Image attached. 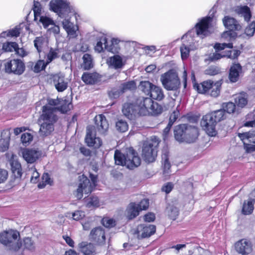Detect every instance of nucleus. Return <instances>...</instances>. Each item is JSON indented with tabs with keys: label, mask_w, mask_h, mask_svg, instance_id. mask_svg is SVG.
<instances>
[{
	"label": "nucleus",
	"mask_w": 255,
	"mask_h": 255,
	"mask_svg": "<svg viewBox=\"0 0 255 255\" xmlns=\"http://www.w3.org/2000/svg\"><path fill=\"white\" fill-rule=\"evenodd\" d=\"M212 18L210 16L203 18L198 22L195 27L196 36L192 37V31H189L182 37V44L180 47L181 56L182 60L187 58L191 50L196 49L198 46L197 39L203 38L209 33L208 28Z\"/></svg>",
	"instance_id": "obj_1"
},
{
	"label": "nucleus",
	"mask_w": 255,
	"mask_h": 255,
	"mask_svg": "<svg viewBox=\"0 0 255 255\" xmlns=\"http://www.w3.org/2000/svg\"><path fill=\"white\" fill-rule=\"evenodd\" d=\"M49 5L50 9L57 13L60 19H63L58 21L61 22L69 38H76L78 35V26L70 21L68 16H65L70 11L69 3L64 0H52Z\"/></svg>",
	"instance_id": "obj_2"
},
{
	"label": "nucleus",
	"mask_w": 255,
	"mask_h": 255,
	"mask_svg": "<svg viewBox=\"0 0 255 255\" xmlns=\"http://www.w3.org/2000/svg\"><path fill=\"white\" fill-rule=\"evenodd\" d=\"M60 101L58 99H50L48 105L42 108V113L40 115L38 123L40 125L39 134L42 136H47L54 130V124L57 120L56 112L57 108L52 107V106L59 105Z\"/></svg>",
	"instance_id": "obj_3"
},
{
	"label": "nucleus",
	"mask_w": 255,
	"mask_h": 255,
	"mask_svg": "<svg viewBox=\"0 0 255 255\" xmlns=\"http://www.w3.org/2000/svg\"><path fill=\"white\" fill-rule=\"evenodd\" d=\"M225 118L226 114L224 110H217L203 116L201 125L209 136H215L217 134L215 128L217 123Z\"/></svg>",
	"instance_id": "obj_4"
},
{
	"label": "nucleus",
	"mask_w": 255,
	"mask_h": 255,
	"mask_svg": "<svg viewBox=\"0 0 255 255\" xmlns=\"http://www.w3.org/2000/svg\"><path fill=\"white\" fill-rule=\"evenodd\" d=\"M114 158L117 165L126 166L128 169H133L138 167L141 163L140 157L132 148H129L127 151L126 155L116 150Z\"/></svg>",
	"instance_id": "obj_5"
},
{
	"label": "nucleus",
	"mask_w": 255,
	"mask_h": 255,
	"mask_svg": "<svg viewBox=\"0 0 255 255\" xmlns=\"http://www.w3.org/2000/svg\"><path fill=\"white\" fill-rule=\"evenodd\" d=\"M0 243L8 250L14 252L18 251L22 245L19 233L11 229L0 233Z\"/></svg>",
	"instance_id": "obj_6"
},
{
	"label": "nucleus",
	"mask_w": 255,
	"mask_h": 255,
	"mask_svg": "<svg viewBox=\"0 0 255 255\" xmlns=\"http://www.w3.org/2000/svg\"><path fill=\"white\" fill-rule=\"evenodd\" d=\"M138 115H157L162 112V108L150 98H142L136 102Z\"/></svg>",
	"instance_id": "obj_7"
},
{
	"label": "nucleus",
	"mask_w": 255,
	"mask_h": 255,
	"mask_svg": "<svg viewBox=\"0 0 255 255\" xmlns=\"http://www.w3.org/2000/svg\"><path fill=\"white\" fill-rule=\"evenodd\" d=\"M174 135L175 139L179 142H192L198 136V130L195 127H188L183 124L175 128Z\"/></svg>",
	"instance_id": "obj_8"
},
{
	"label": "nucleus",
	"mask_w": 255,
	"mask_h": 255,
	"mask_svg": "<svg viewBox=\"0 0 255 255\" xmlns=\"http://www.w3.org/2000/svg\"><path fill=\"white\" fill-rule=\"evenodd\" d=\"M90 178L91 182L84 175L79 176V183L78 188L74 192V195L78 199H81L83 197V194H88L91 193L95 187L97 176L90 174Z\"/></svg>",
	"instance_id": "obj_9"
},
{
	"label": "nucleus",
	"mask_w": 255,
	"mask_h": 255,
	"mask_svg": "<svg viewBox=\"0 0 255 255\" xmlns=\"http://www.w3.org/2000/svg\"><path fill=\"white\" fill-rule=\"evenodd\" d=\"M154 141H147L143 145L142 156L147 162H152L155 160L157 155V147L158 140L154 137Z\"/></svg>",
	"instance_id": "obj_10"
},
{
	"label": "nucleus",
	"mask_w": 255,
	"mask_h": 255,
	"mask_svg": "<svg viewBox=\"0 0 255 255\" xmlns=\"http://www.w3.org/2000/svg\"><path fill=\"white\" fill-rule=\"evenodd\" d=\"M160 80L163 86L167 90H176L180 85L178 75L173 70H169L163 74Z\"/></svg>",
	"instance_id": "obj_11"
},
{
	"label": "nucleus",
	"mask_w": 255,
	"mask_h": 255,
	"mask_svg": "<svg viewBox=\"0 0 255 255\" xmlns=\"http://www.w3.org/2000/svg\"><path fill=\"white\" fill-rule=\"evenodd\" d=\"M239 137L243 141L247 152H252L255 146V130L239 133Z\"/></svg>",
	"instance_id": "obj_12"
},
{
	"label": "nucleus",
	"mask_w": 255,
	"mask_h": 255,
	"mask_svg": "<svg viewBox=\"0 0 255 255\" xmlns=\"http://www.w3.org/2000/svg\"><path fill=\"white\" fill-rule=\"evenodd\" d=\"M223 23L224 25L228 29L229 31L224 32L222 35V38H226L228 37L231 38L232 33L231 31L239 30L241 29V26L239 24L238 22L234 18L229 16H226L223 19Z\"/></svg>",
	"instance_id": "obj_13"
},
{
	"label": "nucleus",
	"mask_w": 255,
	"mask_h": 255,
	"mask_svg": "<svg viewBox=\"0 0 255 255\" xmlns=\"http://www.w3.org/2000/svg\"><path fill=\"white\" fill-rule=\"evenodd\" d=\"M5 72L20 75L24 70L23 63L20 60L13 59L6 62L4 64Z\"/></svg>",
	"instance_id": "obj_14"
},
{
	"label": "nucleus",
	"mask_w": 255,
	"mask_h": 255,
	"mask_svg": "<svg viewBox=\"0 0 255 255\" xmlns=\"http://www.w3.org/2000/svg\"><path fill=\"white\" fill-rule=\"evenodd\" d=\"M85 142L88 146L94 147L96 148L101 146L102 143L101 139L96 136L95 128L94 127L89 126L87 127V134L85 137Z\"/></svg>",
	"instance_id": "obj_15"
},
{
	"label": "nucleus",
	"mask_w": 255,
	"mask_h": 255,
	"mask_svg": "<svg viewBox=\"0 0 255 255\" xmlns=\"http://www.w3.org/2000/svg\"><path fill=\"white\" fill-rule=\"evenodd\" d=\"M155 226L147 224H141L137 226L134 234L137 235L138 239L149 237L155 232Z\"/></svg>",
	"instance_id": "obj_16"
},
{
	"label": "nucleus",
	"mask_w": 255,
	"mask_h": 255,
	"mask_svg": "<svg viewBox=\"0 0 255 255\" xmlns=\"http://www.w3.org/2000/svg\"><path fill=\"white\" fill-rule=\"evenodd\" d=\"M23 159L28 163H33L41 155V151L34 148H24L21 150Z\"/></svg>",
	"instance_id": "obj_17"
},
{
	"label": "nucleus",
	"mask_w": 255,
	"mask_h": 255,
	"mask_svg": "<svg viewBox=\"0 0 255 255\" xmlns=\"http://www.w3.org/2000/svg\"><path fill=\"white\" fill-rule=\"evenodd\" d=\"M236 251L242 255H248L253 251L252 243L246 239H242L235 244Z\"/></svg>",
	"instance_id": "obj_18"
},
{
	"label": "nucleus",
	"mask_w": 255,
	"mask_h": 255,
	"mask_svg": "<svg viewBox=\"0 0 255 255\" xmlns=\"http://www.w3.org/2000/svg\"><path fill=\"white\" fill-rule=\"evenodd\" d=\"M9 163L12 175L18 182L21 179L22 173L21 164L18 161L16 155L11 154L9 159Z\"/></svg>",
	"instance_id": "obj_19"
},
{
	"label": "nucleus",
	"mask_w": 255,
	"mask_h": 255,
	"mask_svg": "<svg viewBox=\"0 0 255 255\" xmlns=\"http://www.w3.org/2000/svg\"><path fill=\"white\" fill-rule=\"evenodd\" d=\"M39 22L42 23L44 28L47 29L50 32L54 34H58L60 32L59 26L56 25L54 21L49 17L47 16H40Z\"/></svg>",
	"instance_id": "obj_20"
},
{
	"label": "nucleus",
	"mask_w": 255,
	"mask_h": 255,
	"mask_svg": "<svg viewBox=\"0 0 255 255\" xmlns=\"http://www.w3.org/2000/svg\"><path fill=\"white\" fill-rule=\"evenodd\" d=\"M216 49V52L210 55L209 58L210 61H215L221 59L222 57H226V54L222 53H219L218 51L222 50L226 48H233V44L231 43H216L214 46Z\"/></svg>",
	"instance_id": "obj_21"
},
{
	"label": "nucleus",
	"mask_w": 255,
	"mask_h": 255,
	"mask_svg": "<svg viewBox=\"0 0 255 255\" xmlns=\"http://www.w3.org/2000/svg\"><path fill=\"white\" fill-rule=\"evenodd\" d=\"M126 60L124 56L119 55H115L109 57L107 60V63L109 67L118 69L122 68L125 65Z\"/></svg>",
	"instance_id": "obj_22"
},
{
	"label": "nucleus",
	"mask_w": 255,
	"mask_h": 255,
	"mask_svg": "<svg viewBox=\"0 0 255 255\" xmlns=\"http://www.w3.org/2000/svg\"><path fill=\"white\" fill-rule=\"evenodd\" d=\"M122 112L129 119H132L138 115L136 103H126L124 105Z\"/></svg>",
	"instance_id": "obj_23"
},
{
	"label": "nucleus",
	"mask_w": 255,
	"mask_h": 255,
	"mask_svg": "<svg viewBox=\"0 0 255 255\" xmlns=\"http://www.w3.org/2000/svg\"><path fill=\"white\" fill-rule=\"evenodd\" d=\"M53 83L58 92L64 91L68 87V82L62 74H56L53 76Z\"/></svg>",
	"instance_id": "obj_24"
},
{
	"label": "nucleus",
	"mask_w": 255,
	"mask_h": 255,
	"mask_svg": "<svg viewBox=\"0 0 255 255\" xmlns=\"http://www.w3.org/2000/svg\"><path fill=\"white\" fill-rule=\"evenodd\" d=\"M90 237L92 240L98 243H103L105 241V232L101 227L93 229L90 233Z\"/></svg>",
	"instance_id": "obj_25"
},
{
	"label": "nucleus",
	"mask_w": 255,
	"mask_h": 255,
	"mask_svg": "<svg viewBox=\"0 0 255 255\" xmlns=\"http://www.w3.org/2000/svg\"><path fill=\"white\" fill-rule=\"evenodd\" d=\"M95 124L98 131L104 133L109 128V124L104 116L99 115L95 117Z\"/></svg>",
	"instance_id": "obj_26"
},
{
	"label": "nucleus",
	"mask_w": 255,
	"mask_h": 255,
	"mask_svg": "<svg viewBox=\"0 0 255 255\" xmlns=\"http://www.w3.org/2000/svg\"><path fill=\"white\" fill-rule=\"evenodd\" d=\"M242 71V67L239 64L233 65L230 70L229 78L232 83L236 82L239 78L240 73Z\"/></svg>",
	"instance_id": "obj_27"
},
{
	"label": "nucleus",
	"mask_w": 255,
	"mask_h": 255,
	"mask_svg": "<svg viewBox=\"0 0 255 255\" xmlns=\"http://www.w3.org/2000/svg\"><path fill=\"white\" fill-rule=\"evenodd\" d=\"M213 82V81L211 80H207L200 84L194 83V87L198 93L207 94L210 88L212 87Z\"/></svg>",
	"instance_id": "obj_28"
},
{
	"label": "nucleus",
	"mask_w": 255,
	"mask_h": 255,
	"mask_svg": "<svg viewBox=\"0 0 255 255\" xmlns=\"http://www.w3.org/2000/svg\"><path fill=\"white\" fill-rule=\"evenodd\" d=\"M139 209L138 208V205L135 203H130L129 204L126 211V215L128 219H132L138 215Z\"/></svg>",
	"instance_id": "obj_29"
},
{
	"label": "nucleus",
	"mask_w": 255,
	"mask_h": 255,
	"mask_svg": "<svg viewBox=\"0 0 255 255\" xmlns=\"http://www.w3.org/2000/svg\"><path fill=\"white\" fill-rule=\"evenodd\" d=\"M79 247L84 255H93L95 253V248L92 244L82 242L79 244Z\"/></svg>",
	"instance_id": "obj_30"
},
{
	"label": "nucleus",
	"mask_w": 255,
	"mask_h": 255,
	"mask_svg": "<svg viewBox=\"0 0 255 255\" xmlns=\"http://www.w3.org/2000/svg\"><path fill=\"white\" fill-rule=\"evenodd\" d=\"M236 12L244 17L245 21L249 22L251 18L252 14L250 8L248 6H238L236 9Z\"/></svg>",
	"instance_id": "obj_31"
},
{
	"label": "nucleus",
	"mask_w": 255,
	"mask_h": 255,
	"mask_svg": "<svg viewBox=\"0 0 255 255\" xmlns=\"http://www.w3.org/2000/svg\"><path fill=\"white\" fill-rule=\"evenodd\" d=\"M10 133L8 131H3L1 133L0 139V150L2 152L6 151L9 146Z\"/></svg>",
	"instance_id": "obj_32"
},
{
	"label": "nucleus",
	"mask_w": 255,
	"mask_h": 255,
	"mask_svg": "<svg viewBox=\"0 0 255 255\" xmlns=\"http://www.w3.org/2000/svg\"><path fill=\"white\" fill-rule=\"evenodd\" d=\"M149 96L151 99L157 101H161L164 98L163 91L161 88L154 85L149 94Z\"/></svg>",
	"instance_id": "obj_33"
},
{
	"label": "nucleus",
	"mask_w": 255,
	"mask_h": 255,
	"mask_svg": "<svg viewBox=\"0 0 255 255\" xmlns=\"http://www.w3.org/2000/svg\"><path fill=\"white\" fill-rule=\"evenodd\" d=\"M99 78V75L97 73H85L82 77V80L87 84H94Z\"/></svg>",
	"instance_id": "obj_34"
},
{
	"label": "nucleus",
	"mask_w": 255,
	"mask_h": 255,
	"mask_svg": "<svg viewBox=\"0 0 255 255\" xmlns=\"http://www.w3.org/2000/svg\"><path fill=\"white\" fill-rule=\"evenodd\" d=\"M248 95L246 93L243 92L234 96L235 104L239 107H244L248 103Z\"/></svg>",
	"instance_id": "obj_35"
},
{
	"label": "nucleus",
	"mask_w": 255,
	"mask_h": 255,
	"mask_svg": "<svg viewBox=\"0 0 255 255\" xmlns=\"http://www.w3.org/2000/svg\"><path fill=\"white\" fill-rule=\"evenodd\" d=\"M98 37L99 41L95 46V49L98 52H101L104 49H105V45H108V42L106 35L103 33H100Z\"/></svg>",
	"instance_id": "obj_36"
},
{
	"label": "nucleus",
	"mask_w": 255,
	"mask_h": 255,
	"mask_svg": "<svg viewBox=\"0 0 255 255\" xmlns=\"http://www.w3.org/2000/svg\"><path fill=\"white\" fill-rule=\"evenodd\" d=\"M254 203L255 201L252 199L245 201L242 207V213L244 215L251 214L254 210Z\"/></svg>",
	"instance_id": "obj_37"
},
{
	"label": "nucleus",
	"mask_w": 255,
	"mask_h": 255,
	"mask_svg": "<svg viewBox=\"0 0 255 255\" xmlns=\"http://www.w3.org/2000/svg\"><path fill=\"white\" fill-rule=\"evenodd\" d=\"M221 83L220 81H217L215 82H213L212 85V87L210 88V89L209 90V92H208V95H210L213 97H217L220 93V89L221 87Z\"/></svg>",
	"instance_id": "obj_38"
},
{
	"label": "nucleus",
	"mask_w": 255,
	"mask_h": 255,
	"mask_svg": "<svg viewBox=\"0 0 255 255\" xmlns=\"http://www.w3.org/2000/svg\"><path fill=\"white\" fill-rule=\"evenodd\" d=\"M82 67L85 70H89L93 67L94 64L92 56L89 54H84L82 57Z\"/></svg>",
	"instance_id": "obj_39"
},
{
	"label": "nucleus",
	"mask_w": 255,
	"mask_h": 255,
	"mask_svg": "<svg viewBox=\"0 0 255 255\" xmlns=\"http://www.w3.org/2000/svg\"><path fill=\"white\" fill-rule=\"evenodd\" d=\"M59 57V50L57 48L51 47L46 55V64H49L53 60Z\"/></svg>",
	"instance_id": "obj_40"
},
{
	"label": "nucleus",
	"mask_w": 255,
	"mask_h": 255,
	"mask_svg": "<svg viewBox=\"0 0 255 255\" xmlns=\"http://www.w3.org/2000/svg\"><path fill=\"white\" fill-rule=\"evenodd\" d=\"M120 40L117 38H113L111 41L110 45H105V49L112 53H115L118 52L119 49V43Z\"/></svg>",
	"instance_id": "obj_41"
},
{
	"label": "nucleus",
	"mask_w": 255,
	"mask_h": 255,
	"mask_svg": "<svg viewBox=\"0 0 255 255\" xmlns=\"http://www.w3.org/2000/svg\"><path fill=\"white\" fill-rule=\"evenodd\" d=\"M153 86L154 85L150 82L147 81H144L140 82L139 85V88L145 95L149 96Z\"/></svg>",
	"instance_id": "obj_42"
},
{
	"label": "nucleus",
	"mask_w": 255,
	"mask_h": 255,
	"mask_svg": "<svg viewBox=\"0 0 255 255\" xmlns=\"http://www.w3.org/2000/svg\"><path fill=\"white\" fill-rule=\"evenodd\" d=\"M47 43V39L43 36L37 37L34 40V47L39 53L42 51V47Z\"/></svg>",
	"instance_id": "obj_43"
},
{
	"label": "nucleus",
	"mask_w": 255,
	"mask_h": 255,
	"mask_svg": "<svg viewBox=\"0 0 255 255\" xmlns=\"http://www.w3.org/2000/svg\"><path fill=\"white\" fill-rule=\"evenodd\" d=\"M23 246L25 249L30 251H34L36 248L35 243L29 237H26L23 239Z\"/></svg>",
	"instance_id": "obj_44"
},
{
	"label": "nucleus",
	"mask_w": 255,
	"mask_h": 255,
	"mask_svg": "<svg viewBox=\"0 0 255 255\" xmlns=\"http://www.w3.org/2000/svg\"><path fill=\"white\" fill-rule=\"evenodd\" d=\"M66 217L75 221H79L85 217V213L81 210H77L72 213H67Z\"/></svg>",
	"instance_id": "obj_45"
},
{
	"label": "nucleus",
	"mask_w": 255,
	"mask_h": 255,
	"mask_svg": "<svg viewBox=\"0 0 255 255\" xmlns=\"http://www.w3.org/2000/svg\"><path fill=\"white\" fill-rule=\"evenodd\" d=\"M166 212L169 217L172 220L176 219L179 215L178 209L173 205H169L166 208Z\"/></svg>",
	"instance_id": "obj_46"
},
{
	"label": "nucleus",
	"mask_w": 255,
	"mask_h": 255,
	"mask_svg": "<svg viewBox=\"0 0 255 255\" xmlns=\"http://www.w3.org/2000/svg\"><path fill=\"white\" fill-rule=\"evenodd\" d=\"M116 127L118 131L124 132L128 130V125L125 120L119 119L116 123Z\"/></svg>",
	"instance_id": "obj_47"
},
{
	"label": "nucleus",
	"mask_w": 255,
	"mask_h": 255,
	"mask_svg": "<svg viewBox=\"0 0 255 255\" xmlns=\"http://www.w3.org/2000/svg\"><path fill=\"white\" fill-rule=\"evenodd\" d=\"M42 181L38 185V187L40 189L44 188L46 185H51L52 181L47 173H44L42 176Z\"/></svg>",
	"instance_id": "obj_48"
},
{
	"label": "nucleus",
	"mask_w": 255,
	"mask_h": 255,
	"mask_svg": "<svg viewBox=\"0 0 255 255\" xmlns=\"http://www.w3.org/2000/svg\"><path fill=\"white\" fill-rule=\"evenodd\" d=\"M136 88V84L134 81H129L124 83L120 88V93H123L127 90H133Z\"/></svg>",
	"instance_id": "obj_49"
},
{
	"label": "nucleus",
	"mask_w": 255,
	"mask_h": 255,
	"mask_svg": "<svg viewBox=\"0 0 255 255\" xmlns=\"http://www.w3.org/2000/svg\"><path fill=\"white\" fill-rule=\"evenodd\" d=\"M99 205V201L97 197L92 196L86 199V206L88 208L98 207Z\"/></svg>",
	"instance_id": "obj_50"
},
{
	"label": "nucleus",
	"mask_w": 255,
	"mask_h": 255,
	"mask_svg": "<svg viewBox=\"0 0 255 255\" xmlns=\"http://www.w3.org/2000/svg\"><path fill=\"white\" fill-rule=\"evenodd\" d=\"M60 106L57 107V110L60 111L62 113H66L70 111L72 108V105L70 102H67L65 101H62Z\"/></svg>",
	"instance_id": "obj_51"
},
{
	"label": "nucleus",
	"mask_w": 255,
	"mask_h": 255,
	"mask_svg": "<svg viewBox=\"0 0 255 255\" xmlns=\"http://www.w3.org/2000/svg\"><path fill=\"white\" fill-rule=\"evenodd\" d=\"M47 65L48 64H46V61L43 60H39L34 64L32 70L34 72L38 73L44 69Z\"/></svg>",
	"instance_id": "obj_52"
},
{
	"label": "nucleus",
	"mask_w": 255,
	"mask_h": 255,
	"mask_svg": "<svg viewBox=\"0 0 255 255\" xmlns=\"http://www.w3.org/2000/svg\"><path fill=\"white\" fill-rule=\"evenodd\" d=\"M17 44L13 42H7L3 43L2 49L5 52H12L16 49Z\"/></svg>",
	"instance_id": "obj_53"
},
{
	"label": "nucleus",
	"mask_w": 255,
	"mask_h": 255,
	"mask_svg": "<svg viewBox=\"0 0 255 255\" xmlns=\"http://www.w3.org/2000/svg\"><path fill=\"white\" fill-rule=\"evenodd\" d=\"M33 136L29 133H24L21 135V141L24 146H27L32 141Z\"/></svg>",
	"instance_id": "obj_54"
},
{
	"label": "nucleus",
	"mask_w": 255,
	"mask_h": 255,
	"mask_svg": "<svg viewBox=\"0 0 255 255\" xmlns=\"http://www.w3.org/2000/svg\"><path fill=\"white\" fill-rule=\"evenodd\" d=\"M255 32V20H253L248 24L245 29V33L247 35L252 36Z\"/></svg>",
	"instance_id": "obj_55"
},
{
	"label": "nucleus",
	"mask_w": 255,
	"mask_h": 255,
	"mask_svg": "<svg viewBox=\"0 0 255 255\" xmlns=\"http://www.w3.org/2000/svg\"><path fill=\"white\" fill-rule=\"evenodd\" d=\"M223 110L226 111L227 113L231 114L233 113L235 111L236 105L232 102H228L223 104Z\"/></svg>",
	"instance_id": "obj_56"
},
{
	"label": "nucleus",
	"mask_w": 255,
	"mask_h": 255,
	"mask_svg": "<svg viewBox=\"0 0 255 255\" xmlns=\"http://www.w3.org/2000/svg\"><path fill=\"white\" fill-rule=\"evenodd\" d=\"M102 224L106 228H112L116 225V221L113 219L105 217L102 220Z\"/></svg>",
	"instance_id": "obj_57"
},
{
	"label": "nucleus",
	"mask_w": 255,
	"mask_h": 255,
	"mask_svg": "<svg viewBox=\"0 0 255 255\" xmlns=\"http://www.w3.org/2000/svg\"><path fill=\"white\" fill-rule=\"evenodd\" d=\"M162 159L163 160V172L164 174H168L170 168V163L167 158V155L164 154L162 155Z\"/></svg>",
	"instance_id": "obj_58"
},
{
	"label": "nucleus",
	"mask_w": 255,
	"mask_h": 255,
	"mask_svg": "<svg viewBox=\"0 0 255 255\" xmlns=\"http://www.w3.org/2000/svg\"><path fill=\"white\" fill-rule=\"evenodd\" d=\"M29 171L31 174L30 182L33 183H36L39 181V173L35 168H32Z\"/></svg>",
	"instance_id": "obj_59"
},
{
	"label": "nucleus",
	"mask_w": 255,
	"mask_h": 255,
	"mask_svg": "<svg viewBox=\"0 0 255 255\" xmlns=\"http://www.w3.org/2000/svg\"><path fill=\"white\" fill-rule=\"evenodd\" d=\"M33 10L35 18H36L37 16L40 15L41 11V5L39 2L34 1Z\"/></svg>",
	"instance_id": "obj_60"
},
{
	"label": "nucleus",
	"mask_w": 255,
	"mask_h": 255,
	"mask_svg": "<svg viewBox=\"0 0 255 255\" xmlns=\"http://www.w3.org/2000/svg\"><path fill=\"white\" fill-rule=\"evenodd\" d=\"M143 49L145 53L149 56H152L157 50L156 47L154 45L145 46Z\"/></svg>",
	"instance_id": "obj_61"
},
{
	"label": "nucleus",
	"mask_w": 255,
	"mask_h": 255,
	"mask_svg": "<svg viewBox=\"0 0 255 255\" xmlns=\"http://www.w3.org/2000/svg\"><path fill=\"white\" fill-rule=\"evenodd\" d=\"M240 51L238 50H233L227 52L226 56L231 59H235L240 54Z\"/></svg>",
	"instance_id": "obj_62"
},
{
	"label": "nucleus",
	"mask_w": 255,
	"mask_h": 255,
	"mask_svg": "<svg viewBox=\"0 0 255 255\" xmlns=\"http://www.w3.org/2000/svg\"><path fill=\"white\" fill-rule=\"evenodd\" d=\"M138 205V208L139 211L146 210L149 206V202L147 199H143L140 201L139 204H136Z\"/></svg>",
	"instance_id": "obj_63"
},
{
	"label": "nucleus",
	"mask_w": 255,
	"mask_h": 255,
	"mask_svg": "<svg viewBox=\"0 0 255 255\" xmlns=\"http://www.w3.org/2000/svg\"><path fill=\"white\" fill-rule=\"evenodd\" d=\"M173 185L170 182L165 184L162 187V191L166 194L169 193L172 190Z\"/></svg>",
	"instance_id": "obj_64"
}]
</instances>
